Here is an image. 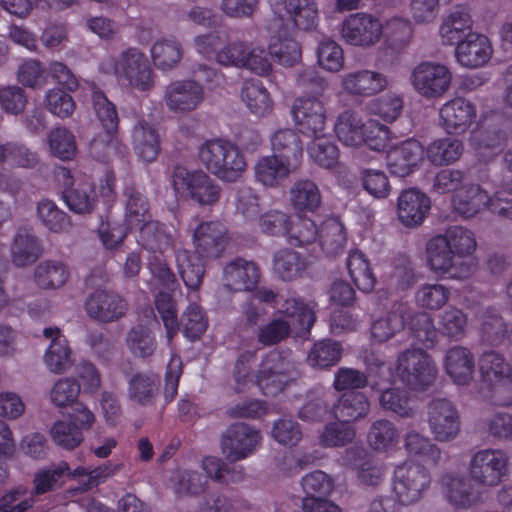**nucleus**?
<instances>
[{
	"label": "nucleus",
	"mask_w": 512,
	"mask_h": 512,
	"mask_svg": "<svg viewBox=\"0 0 512 512\" xmlns=\"http://www.w3.org/2000/svg\"><path fill=\"white\" fill-rule=\"evenodd\" d=\"M298 376L294 364L288 357L278 351H269L262 359L255 384L265 396H277L294 382Z\"/></svg>",
	"instance_id": "obj_5"
},
{
	"label": "nucleus",
	"mask_w": 512,
	"mask_h": 512,
	"mask_svg": "<svg viewBox=\"0 0 512 512\" xmlns=\"http://www.w3.org/2000/svg\"><path fill=\"white\" fill-rule=\"evenodd\" d=\"M291 113L295 126L301 134L314 138L323 134L326 124V109L318 97L297 98Z\"/></svg>",
	"instance_id": "obj_13"
},
{
	"label": "nucleus",
	"mask_w": 512,
	"mask_h": 512,
	"mask_svg": "<svg viewBox=\"0 0 512 512\" xmlns=\"http://www.w3.org/2000/svg\"><path fill=\"white\" fill-rule=\"evenodd\" d=\"M57 177L65 186L62 198L72 212L89 214L95 209L98 195L91 176L83 175L73 179L68 168L59 167Z\"/></svg>",
	"instance_id": "obj_8"
},
{
	"label": "nucleus",
	"mask_w": 512,
	"mask_h": 512,
	"mask_svg": "<svg viewBox=\"0 0 512 512\" xmlns=\"http://www.w3.org/2000/svg\"><path fill=\"white\" fill-rule=\"evenodd\" d=\"M290 201L298 213H314L322 203L318 185L310 179H298L290 189Z\"/></svg>",
	"instance_id": "obj_34"
},
{
	"label": "nucleus",
	"mask_w": 512,
	"mask_h": 512,
	"mask_svg": "<svg viewBox=\"0 0 512 512\" xmlns=\"http://www.w3.org/2000/svg\"><path fill=\"white\" fill-rule=\"evenodd\" d=\"M425 148L415 138H408L391 146L386 160L389 172L397 177H406L413 173L423 162Z\"/></svg>",
	"instance_id": "obj_16"
},
{
	"label": "nucleus",
	"mask_w": 512,
	"mask_h": 512,
	"mask_svg": "<svg viewBox=\"0 0 512 512\" xmlns=\"http://www.w3.org/2000/svg\"><path fill=\"white\" fill-rule=\"evenodd\" d=\"M463 143L459 139L444 137L432 141L425 152L435 166L449 165L457 161L463 153Z\"/></svg>",
	"instance_id": "obj_43"
},
{
	"label": "nucleus",
	"mask_w": 512,
	"mask_h": 512,
	"mask_svg": "<svg viewBox=\"0 0 512 512\" xmlns=\"http://www.w3.org/2000/svg\"><path fill=\"white\" fill-rule=\"evenodd\" d=\"M270 5L280 16L283 10L300 30L312 31L318 25V8L314 0H270Z\"/></svg>",
	"instance_id": "obj_24"
},
{
	"label": "nucleus",
	"mask_w": 512,
	"mask_h": 512,
	"mask_svg": "<svg viewBox=\"0 0 512 512\" xmlns=\"http://www.w3.org/2000/svg\"><path fill=\"white\" fill-rule=\"evenodd\" d=\"M457 61L464 67L477 68L485 65L491 58L492 46L482 34L468 33L455 49Z\"/></svg>",
	"instance_id": "obj_25"
},
{
	"label": "nucleus",
	"mask_w": 512,
	"mask_h": 512,
	"mask_svg": "<svg viewBox=\"0 0 512 512\" xmlns=\"http://www.w3.org/2000/svg\"><path fill=\"white\" fill-rule=\"evenodd\" d=\"M367 441L376 451L386 452L393 449L399 441V431L389 420L381 419L372 423Z\"/></svg>",
	"instance_id": "obj_53"
},
{
	"label": "nucleus",
	"mask_w": 512,
	"mask_h": 512,
	"mask_svg": "<svg viewBox=\"0 0 512 512\" xmlns=\"http://www.w3.org/2000/svg\"><path fill=\"white\" fill-rule=\"evenodd\" d=\"M319 230L312 219L296 216L291 218L286 241L292 246L304 247L317 240Z\"/></svg>",
	"instance_id": "obj_58"
},
{
	"label": "nucleus",
	"mask_w": 512,
	"mask_h": 512,
	"mask_svg": "<svg viewBox=\"0 0 512 512\" xmlns=\"http://www.w3.org/2000/svg\"><path fill=\"white\" fill-rule=\"evenodd\" d=\"M512 190H498L493 196L483 190L480 185L464 186L452 198L453 210L462 218L474 217L483 209L509 218L512 214Z\"/></svg>",
	"instance_id": "obj_2"
},
{
	"label": "nucleus",
	"mask_w": 512,
	"mask_h": 512,
	"mask_svg": "<svg viewBox=\"0 0 512 512\" xmlns=\"http://www.w3.org/2000/svg\"><path fill=\"white\" fill-rule=\"evenodd\" d=\"M426 253L430 269L441 277L466 279L472 274V265L465 260H459L450 247H447L442 235H436L428 241Z\"/></svg>",
	"instance_id": "obj_9"
},
{
	"label": "nucleus",
	"mask_w": 512,
	"mask_h": 512,
	"mask_svg": "<svg viewBox=\"0 0 512 512\" xmlns=\"http://www.w3.org/2000/svg\"><path fill=\"white\" fill-rule=\"evenodd\" d=\"M406 317L402 306L393 307L384 317L375 320L371 325V336L379 343L386 342L402 331Z\"/></svg>",
	"instance_id": "obj_49"
},
{
	"label": "nucleus",
	"mask_w": 512,
	"mask_h": 512,
	"mask_svg": "<svg viewBox=\"0 0 512 512\" xmlns=\"http://www.w3.org/2000/svg\"><path fill=\"white\" fill-rule=\"evenodd\" d=\"M321 250L329 257L341 253L347 242L344 225L336 218L325 220L317 237Z\"/></svg>",
	"instance_id": "obj_40"
},
{
	"label": "nucleus",
	"mask_w": 512,
	"mask_h": 512,
	"mask_svg": "<svg viewBox=\"0 0 512 512\" xmlns=\"http://www.w3.org/2000/svg\"><path fill=\"white\" fill-rule=\"evenodd\" d=\"M151 56L158 69L169 70L182 58L181 44L174 38L158 40L151 48Z\"/></svg>",
	"instance_id": "obj_56"
},
{
	"label": "nucleus",
	"mask_w": 512,
	"mask_h": 512,
	"mask_svg": "<svg viewBox=\"0 0 512 512\" xmlns=\"http://www.w3.org/2000/svg\"><path fill=\"white\" fill-rule=\"evenodd\" d=\"M171 184L177 194L203 207L213 206L221 198L220 185L203 170L178 165L172 172Z\"/></svg>",
	"instance_id": "obj_4"
},
{
	"label": "nucleus",
	"mask_w": 512,
	"mask_h": 512,
	"mask_svg": "<svg viewBox=\"0 0 512 512\" xmlns=\"http://www.w3.org/2000/svg\"><path fill=\"white\" fill-rule=\"evenodd\" d=\"M136 231L139 232V244L147 251L163 253L173 247L170 228L158 220L151 219Z\"/></svg>",
	"instance_id": "obj_33"
},
{
	"label": "nucleus",
	"mask_w": 512,
	"mask_h": 512,
	"mask_svg": "<svg viewBox=\"0 0 512 512\" xmlns=\"http://www.w3.org/2000/svg\"><path fill=\"white\" fill-rule=\"evenodd\" d=\"M92 103L104 131L108 134H116L119 122L116 106L101 89L96 87L92 91Z\"/></svg>",
	"instance_id": "obj_59"
},
{
	"label": "nucleus",
	"mask_w": 512,
	"mask_h": 512,
	"mask_svg": "<svg viewBox=\"0 0 512 512\" xmlns=\"http://www.w3.org/2000/svg\"><path fill=\"white\" fill-rule=\"evenodd\" d=\"M274 156L299 168L303 160V143L300 136L292 129H280L270 138Z\"/></svg>",
	"instance_id": "obj_30"
},
{
	"label": "nucleus",
	"mask_w": 512,
	"mask_h": 512,
	"mask_svg": "<svg viewBox=\"0 0 512 512\" xmlns=\"http://www.w3.org/2000/svg\"><path fill=\"white\" fill-rule=\"evenodd\" d=\"M202 468L206 473V478L213 479L221 484L229 482H238L243 479V469H236V466H228L221 459L214 456L204 457Z\"/></svg>",
	"instance_id": "obj_64"
},
{
	"label": "nucleus",
	"mask_w": 512,
	"mask_h": 512,
	"mask_svg": "<svg viewBox=\"0 0 512 512\" xmlns=\"http://www.w3.org/2000/svg\"><path fill=\"white\" fill-rule=\"evenodd\" d=\"M370 408L368 398L362 392L348 391L343 393L333 405V413L337 420L351 424L364 418Z\"/></svg>",
	"instance_id": "obj_36"
},
{
	"label": "nucleus",
	"mask_w": 512,
	"mask_h": 512,
	"mask_svg": "<svg viewBox=\"0 0 512 512\" xmlns=\"http://www.w3.org/2000/svg\"><path fill=\"white\" fill-rule=\"evenodd\" d=\"M206 258L189 250H179L176 262L179 274L189 289L198 290L202 285L206 271Z\"/></svg>",
	"instance_id": "obj_35"
},
{
	"label": "nucleus",
	"mask_w": 512,
	"mask_h": 512,
	"mask_svg": "<svg viewBox=\"0 0 512 512\" xmlns=\"http://www.w3.org/2000/svg\"><path fill=\"white\" fill-rule=\"evenodd\" d=\"M405 449L410 456L419 458L425 463L436 465L441 458L440 449L430 439L417 432H410L405 437Z\"/></svg>",
	"instance_id": "obj_60"
},
{
	"label": "nucleus",
	"mask_w": 512,
	"mask_h": 512,
	"mask_svg": "<svg viewBox=\"0 0 512 512\" xmlns=\"http://www.w3.org/2000/svg\"><path fill=\"white\" fill-rule=\"evenodd\" d=\"M428 414V423L436 440L449 441L458 435L460 418L451 401L434 399L429 404Z\"/></svg>",
	"instance_id": "obj_19"
},
{
	"label": "nucleus",
	"mask_w": 512,
	"mask_h": 512,
	"mask_svg": "<svg viewBox=\"0 0 512 512\" xmlns=\"http://www.w3.org/2000/svg\"><path fill=\"white\" fill-rule=\"evenodd\" d=\"M261 278V271L257 263L236 257L223 268V284L234 292L254 290Z\"/></svg>",
	"instance_id": "obj_21"
},
{
	"label": "nucleus",
	"mask_w": 512,
	"mask_h": 512,
	"mask_svg": "<svg viewBox=\"0 0 512 512\" xmlns=\"http://www.w3.org/2000/svg\"><path fill=\"white\" fill-rule=\"evenodd\" d=\"M479 370L483 381L499 383L509 379L512 368L504 357L495 351H486L479 358Z\"/></svg>",
	"instance_id": "obj_52"
},
{
	"label": "nucleus",
	"mask_w": 512,
	"mask_h": 512,
	"mask_svg": "<svg viewBox=\"0 0 512 512\" xmlns=\"http://www.w3.org/2000/svg\"><path fill=\"white\" fill-rule=\"evenodd\" d=\"M198 157L210 174L228 183L236 182L247 167L242 150L232 141L223 138L204 141L199 146Z\"/></svg>",
	"instance_id": "obj_1"
},
{
	"label": "nucleus",
	"mask_w": 512,
	"mask_h": 512,
	"mask_svg": "<svg viewBox=\"0 0 512 512\" xmlns=\"http://www.w3.org/2000/svg\"><path fill=\"white\" fill-rule=\"evenodd\" d=\"M42 247L35 235L19 230L11 246L12 261L17 267L34 263L41 255Z\"/></svg>",
	"instance_id": "obj_42"
},
{
	"label": "nucleus",
	"mask_w": 512,
	"mask_h": 512,
	"mask_svg": "<svg viewBox=\"0 0 512 512\" xmlns=\"http://www.w3.org/2000/svg\"><path fill=\"white\" fill-rule=\"evenodd\" d=\"M133 146L136 154L145 162H153L159 153V137L155 128L139 122L133 129Z\"/></svg>",
	"instance_id": "obj_44"
},
{
	"label": "nucleus",
	"mask_w": 512,
	"mask_h": 512,
	"mask_svg": "<svg viewBox=\"0 0 512 512\" xmlns=\"http://www.w3.org/2000/svg\"><path fill=\"white\" fill-rule=\"evenodd\" d=\"M340 33L349 45L370 47L380 41L383 35V24L372 14L356 12L345 17Z\"/></svg>",
	"instance_id": "obj_10"
},
{
	"label": "nucleus",
	"mask_w": 512,
	"mask_h": 512,
	"mask_svg": "<svg viewBox=\"0 0 512 512\" xmlns=\"http://www.w3.org/2000/svg\"><path fill=\"white\" fill-rule=\"evenodd\" d=\"M126 345L133 356L146 359L155 353L157 340L154 332L149 327L137 324L127 333Z\"/></svg>",
	"instance_id": "obj_47"
},
{
	"label": "nucleus",
	"mask_w": 512,
	"mask_h": 512,
	"mask_svg": "<svg viewBox=\"0 0 512 512\" xmlns=\"http://www.w3.org/2000/svg\"><path fill=\"white\" fill-rule=\"evenodd\" d=\"M180 325L183 336L190 342H195L206 332L208 318L201 306L190 303L182 314Z\"/></svg>",
	"instance_id": "obj_55"
},
{
	"label": "nucleus",
	"mask_w": 512,
	"mask_h": 512,
	"mask_svg": "<svg viewBox=\"0 0 512 512\" xmlns=\"http://www.w3.org/2000/svg\"><path fill=\"white\" fill-rule=\"evenodd\" d=\"M341 83L343 90L348 94L372 96L386 87L387 79L380 72L360 70L345 74Z\"/></svg>",
	"instance_id": "obj_28"
},
{
	"label": "nucleus",
	"mask_w": 512,
	"mask_h": 512,
	"mask_svg": "<svg viewBox=\"0 0 512 512\" xmlns=\"http://www.w3.org/2000/svg\"><path fill=\"white\" fill-rule=\"evenodd\" d=\"M442 238L459 260L473 254L477 246L473 232L462 226L449 227Z\"/></svg>",
	"instance_id": "obj_57"
},
{
	"label": "nucleus",
	"mask_w": 512,
	"mask_h": 512,
	"mask_svg": "<svg viewBox=\"0 0 512 512\" xmlns=\"http://www.w3.org/2000/svg\"><path fill=\"white\" fill-rule=\"evenodd\" d=\"M430 485V472L419 463L406 461L394 470L392 492L395 501L402 506L413 505L420 501Z\"/></svg>",
	"instance_id": "obj_6"
},
{
	"label": "nucleus",
	"mask_w": 512,
	"mask_h": 512,
	"mask_svg": "<svg viewBox=\"0 0 512 512\" xmlns=\"http://www.w3.org/2000/svg\"><path fill=\"white\" fill-rule=\"evenodd\" d=\"M228 242V230L217 220L200 222L192 234L194 253L208 260L220 258Z\"/></svg>",
	"instance_id": "obj_12"
},
{
	"label": "nucleus",
	"mask_w": 512,
	"mask_h": 512,
	"mask_svg": "<svg viewBox=\"0 0 512 512\" xmlns=\"http://www.w3.org/2000/svg\"><path fill=\"white\" fill-rule=\"evenodd\" d=\"M241 98L250 112L257 116L268 115L273 110V100L259 79H248L243 82Z\"/></svg>",
	"instance_id": "obj_38"
},
{
	"label": "nucleus",
	"mask_w": 512,
	"mask_h": 512,
	"mask_svg": "<svg viewBox=\"0 0 512 512\" xmlns=\"http://www.w3.org/2000/svg\"><path fill=\"white\" fill-rule=\"evenodd\" d=\"M471 478L486 486L498 485L507 472V457L497 449H483L476 452L469 465Z\"/></svg>",
	"instance_id": "obj_14"
},
{
	"label": "nucleus",
	"mask_w": 512,
	"mask_h": 512,
	"mask_svg": "<svg viewBox=\"0 0 512 512\" xmlns=\"http://www.w3.org/2000/svg\"><path fill=\"white\" fill-rule=\"evenodd\" d=\"M36 211L43 226L53 233H68L72 228L70 216L52 200L39 201Z\"/></svg>",
	"instance_id": "obj_46"
},
{
	"label": "nucleus",
	"mask_w": 512,
	"mask_h": 512,
	"mask_svg": "<svg viewBox=\"0 0 512 512\" xmlns=\"http://www.w3.org/2000/svg\"><path fill=\"white\" fill-rule=\"evenodd\" d=\"M444 367L455 384L466 385L472 380L475 368L473 354L463 346L451 347L446 352Z\"/></svg>",
	"instance_id": "obj_29"
},
{
	"label": "nucleus",
	"mask_w": 512,
	"mask_h": 512,
	"mask_svg": "<svg viewBox=\"0 0 512 512\" xmlns=\"http://www.w3.org/2000/svg\"><path fill=\"white\" fill-rule=\"evenodd\" d=\"M472 24L473 21L467 11L456 10L452 12L440 27L443 43L457 45L460 41H464L467 34L472 33Z\"/></svg>",
	"instance_id": "obj_45"
},
{
	"label": "nucleus",
	"mask_w": 512,
	"mask_h": 512,
	"mask_svg": "<svg viewBox=\"0 0 512 512\" xmlns=\"http://www.w3.org/2000/svg\"><path fill=\"white\" fill-rule=\"evenodd\" d=\"M159 381L154 374L136 373L128 383V394L134 402L146 406L153 404L158 393Z\"/></svg>",
	"instance_id": "obj_51"
},
{
	"label": "nucleus",
	"mask_w": 512,
	"mask_h": 512,
	"mask_svg": "<svg viewBox=\"0 0 512 512\" xmlns=\"http://www.w3.org/2000/svg\"><path fill=\"white\" fill-rule=\"evenodd\" d=\"M342 345L332 339H322L314 343L307 355V363L319 369L335 366L341 359Z\"/></svg>",
	"instance_id": "obj_50"
},
{
	"label": "nucleus",
	"mask_w": 512,
	"mask_h": 512,
	"mask_svg": "<svg viewBox=\"0 0 512 512\" xmlns=\"http://www.w3.org/2000/svg\"><path fill=\"white\" fill-rule=\"evenodd\" d=\"M279 313L295 319L300 330L310 333L316 322L315 312L300 296L285 299L279 308Z\"/></svg>",
	"instance_id": "obj_54"
},
{
	"label": "nucleus",
	"mask_w": 512,
	"mask_h": 512,
	"mask_svg": "<svg viewBox=\"0 0 512 512\" xmlns=\"http://www.w3.org/2000/svg\"><path fill=\"white\" fill-rule=\"evenodd\" d=\"M204 96V88L197 81L176 80L165 87L163 100L169 111L185 114L197 109Z\"/></svg>",
	"instance_id": "obj_15"
},
{
	"label": "nucleus",
	"mask_w": 512,
	"mask_h": 512,
	"mask_svg": "<svg viewBox=\"0 0 512 512\" xmlns=\"http://www.w3.org/2000/svg\"><path fill=\"white\" fill-rule=\"evenodd\" d=\"M307 266L306 257L291 248H281L273 255V271L279 279L285 282L302 277Z\"/></svg>",
	"instance_id": "obj_32"
},
{
	"label": "nucleus",
	"mask_w": 512,
	"mask_h": 512,
	"mask_svg": "<svg viewBox=\"0 0 512 512\" xmlns=\"http://www.w3.org/2000/svg\"><path fill=\"white\" fill-rule=\"evenodd\" d=\"M84 308L90 318L102 323H110L126 314L128 303L115 292L98 289L86 298Z\"/></svg>",
	"instance_id": "obj_17"
},
{
	"label": "nucleus",
	"mask_w": 512,
	"mask_h": 512,
	"mask_svg": "<svg viewBox=\"0 0 512 512\" xmlns=\"http://www.w3.org/2000/svg\"><path fill=\"white\" fill-rule=\"evenodd\" d=\"M483 130L477 135L479 149H490L491 155H497L506 145L512 127V119L502 111H492L483 120Z\"/></svg>",
	"instance_id": "obj_20"
},
{
	"label": "nucleus",
	"mask_w": 512,
	"mask_h": 512,
	"mask_svg": "<svg viewBox=\"0 0 512 512\" xmlns=\"http://www.w3.org/2000/svg\"><path fill=\"white\" fill-rule=\"evenodd\" d=\"M109 66L117 80L132 90L150 92L155 86V73L146 55L138 48L129 47L118 58H111L102 64Z\"/></svg>",
	"instance_id": "obj_3"
},
{
	"label": "nucleus",
	"mask_w": 512,
	"mask_h": 512,
	"mask_svg": "<svg viewBox=\"0 0 512 512\" xmlns=\"http://www.w3.org/2000/svg\"><path fill=\"white\" fill-rule=\"evenodd\" d=\"M366 123L355 112H342L335 123V133L344 145L358 147L365 140Z\"/></svg>",
	"instance_id": "obj_39"
},
{
	"label": "nucleus",
	"mask_w": 512,
	"mask_h": 512,
	"mask_svg": "<svg viewBox=\"0 0 512 512\" xmlns=\"http://www.w3.org/2000/svg\"><path fill=\"white\" fill-rule=\"evenodd\" d=\"M70 93L60 87L49 89L44 97L46 109L61 119L71 117L76 109V102Z\"/></svg>",
	"instance_id": "obj_63"
},
{
	"label": "nucleus",
	"mask_w": 512,
	"mask_h": 512,
	"mask_svg": "<svg viewBox=\"0 0 512 512\" xmlns=\"http://www.w3.org/2000/svg\"><path fill=\"white\" fill-rule=\"evenodd\" d=\"M118 467V465H113L110 462L99 465L94 469L80 466L73 470L72 479H77L81 490L87 491L113 476L118 470Z\"/></svg>",
	"instance_id": "obj_62"
},
{
	"label": "nucleus",
	"mask_w": 512,
	"mask_h": 512,
	"mask_svg": "<svg viewBox=\"0 0 512 512\" xmlns=\"http://www.w3.org/2000/svg\"><path fill=\"white\" fill-rule=\"evenodd\" d=\"M403 104L401 96L389 92L371 100L367 105V110L371 115L378 116L383 121L392 123L401 115Z\"/></svg>",
	"instance_id": "obj_61"
},
{
	"label": "nucleus",
	"mask_w": 512,
	"mask_h": 512,
	"mask_svg": "<svg viewBox=\"0 0 512 512\" xmlns=\"http://www.w3.org/2000/svg\"><path fill=\"white\" fill-rule=\"evenodd\" d=\"M396 373L403 384L412 390L424 391L437 377V367L423 349H407L399 354Z\"/></svg>",
	"instance_id": "obj_7"
},
{
	"label": "nucleus",
	"mask_w": 512,
	"mask_h": 512,
	"mask_svg": "<svg viewBox=\"0 0 512 512\" xmlns=\"http://www.w3.org/2000/svg\"><path fill=\"white\" fill-rule=\"evenodd\" d=\"M298 168L277 156L267 155L260 157L254 166V175L258 183L265 187L280 186L289 175Z\"/></svg>",
	"instance_id": "obj_27"
},
{
	"label": "nucleus",
	"mask_w": 512,
	"mask_h": 512,
	"mask_svg": "<svg viewBox=\"0 0 512 512\" xmlns=\"http://www.w3.org/2000/svg\"><path fill=\"white\" fill-rule=\"evenodd\" d=\"M346 267L358 290L364 293L373 291L377 282L376 276L363 252L358 249L352 250L346 259Z\"/></svg>",
	"instance_id": "obj_37"
},
{
	"label": "nucleus",
	"mask_w": 512,
	"mask_h": 512,
	"mask_svg": "<svg viewBox=\"0 0 512 512\" xmlns=\"http://www.w3.org/2000/svg\"><path fill=\"white\" fill-rule=\"evenodd\" d=\"M451 80L452 74L445 65L430 61L418 64L411 75L415 90L426 98L442 96L449 89Z\"/></svg>",
	"instance_id": "obj_11"
},
{
	"label": "nucleus",
	"mask_w": 512,
	"mask_h": 512,
	"mask_svg": "<svg viewBox=\"0 0 512 512\" xmlns=\"http://www.w3.org/2000/svg\"><path fill=\"white\" fill-rule=\"evenodd\" d=\"M261 440L258 430L244 423L228 427L222 437V450L231 461H238L251 455Z\"/></svg>",
	"instance_id": "obj_18"
},
{
	"label": "nucleus",
	"mask_w": 512,
	"mask_h": 512,
	"mask_svg": "<svg viewBox=\"0 0 512 512\" xmlns=\"http://www.w3.org/2000/svg\"><path fill=\"white\" fill-rule=\"evenodd\" d=\"M72 472L66 461L39 469L33 476L32 494L39 496L54 491L60 486L64 476L72 478Z\"/></svg>",
	"instance_id": "obj_41"
},
{
	"label": "nucleus",
	"mask_w": 512,
	"mask_h": 512,
	"mask_svg": "<svg viewBox=\"0 0 512 512\" xmlns=\"http://www.w3.org/2000/svg\"><path fill=\"white\" fill-rule=\"evenodd\" d=\"M439 114L444 129L450 134L467 131L477 115L475 105L463 97L447 101Z\"/></svg>",
	"instance_id": "obj_22"
},
{
	"label": "nucleus",
	"mask_w": 512,
	"mask_h": 512,
	"mask_svg": "<svg viewBox=\"0 0 512 512\" xmlns=\"http://www.w3.org/2000/svg\"><path fill=\"white\" fill-rule=\"evenodd\" d=\"M68 277V268L61 261H42L34 270L35 282L42 289L60 288L66 283Z\"/></svg>",
	"instance_id": "obj_48"
},
{
	"label": "nucleus",
	"mask_w": 512,
	"mask_h": 512,
	"mask_svg": "<svg viewBox=\"0 0 512 512\" xmlns=\"http://www.w3.org/2000/svg\"><path fill=\"white\" fill-rule=\"evenodd\" d=\"M269 55L280 65L292 67L302 58L300 44L289 34L287 29L271 35L268 43Z\"/></svg>",
	"instance_id": "obj_31"
},
{
	"label": "nucleus",
	"mask_w": 512,
	"mask_h": 512,
	"mask_svg": "<svg viewBox=\"0 0 512 512\" xmlns=\"http://www.w3.org/2000/svg\"><path fill=\"white\" fill-rule=\"evenodd\" d=\"M430 209V198L416 188L404 190L398 197V217L401 223L407 227L421 225Z\"/></svg>",
	"instance_id": "obj_23"
},
{
	"label": "nucleus",
	"mask_w": 512,
	"mask_h": 512,
	"mask_svg": "<svg viewBox=\"0 0 512 512\" xmlns=\"http://www.w3.org/2000/svg\"><path fill=\"white\" fill-rule=\"evenodd\" d=\"M123 196L125 198L124 224L127 231L134 232L152 219L150 203L143 190L134 184L124 187Z\"/></svg>",
	"instance_id": "obj_26"
}]
</instances>
